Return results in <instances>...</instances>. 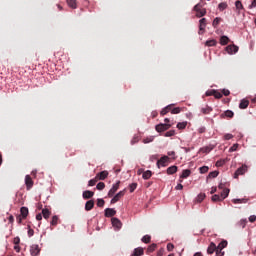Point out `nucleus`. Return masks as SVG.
Instances as JSON below:
<instances>
[{"label": "nucleus", "instance_id": "obj_1", "mask_svg": "<svg viewBox=\"0 0 256 256\" xmlns=\"http://www.w3.org/2000/svg\"><path fill=\"white\" fill-rule=\"evenodd\" d=\"M194 11H196V17H205V15L207 14V10L205 8H203V5H201V3H198L194 6Z\"/></svg>", "mask_w": 256, "mask_h": 256}, {"label": "nucleus", "instance_id": "obj_2", "mask_svg": "<svg viewBox=\"0 0 256 256\" xmlns=\"http://www.w3.org/2000/svg\"><path fill=\"white\" fill-rule=\"evenodd\" d=\"M248 168L247 165L243 164L240 168H238L234 173V179H239L240 175H245L247 173Z\"/></svg>", "mask_w": 256, "mask_h": 256}, {"label": "nucleus", "instance_id": "obj_3", "mask_svg": "<svg viewBox=\"0 0 256 256\" xmlns=\"http://www.w3.org/2000/svg\"><path fill=\"white\" fill-rule=\"evenodd\" d=\"M155 129L158 133H163V131L171 129V124H158L156 125Z\"/></svg>", "mask_w": 256, "mask_h": 256}, {"label": "nucleus", "instance_id": "obj_4", "mask_svg": "<svg viewBox=\"0 0 256 256\" xmlns=\"http://www.w3.org/2000/svg\"><path fill=\"white\" fill-rule=\"evenodd\" d=\"M119 185H121V181H118L116 184L112 186V188L108 192V197H113L117 191H119Z\"/></svg>", "mask_w": 256, "mask_h": 256}, {"label": "nucleus", "instance_id": "obj_5", "mask_svg": "<svg viewBox=\"0 0 256 256\" xmlns=\"http://www.w3.org/2000/svg\"><path fill=\"white\" fill-rule=\"evenodd\" d=\"M200 25H199V35H203V31H205V27H207V19L206 18H202L199 21Z\"/></svg>", "mask_w": 256, "mask_h": 256}, {"label": "nucleus", "instance_id": "obj_6", "mask_svg": "<svg viewBox=\"0 0 256 256\" xmlns=\"http://www.w3.org/2000/svg\"><path fill=\"white\" fill-rule=\"evenodd\" d=\"M169 161V156H163L157 161V167H167V162Z\"/></svg>", "mask_w": 256, "mask_h": 256}, {"label": "nucleus", "instance_id": "obj_7", "mask_svg": "<svg viewBox=\"0 0 256 256\" xmlns=\"http://www.w3.org/2000/svg\"><path fill=\"white\" fill-rule=\"evenodd\" d=\"M226 51L227 53H229V55H233V53H237L239 51V46L233 44V45H228L226 47Z\"/></svg>", "mask_w": 256, "mask_h": 256}, {"label": "nucleus", "instance_id": "obj_8", "mask_svg": "<svg viewBox=\"0 0 256 256\" xmlns=\"http://www.w3.org/2000/svg\"><path fill=\"white\" fill-rule=\"evenodd\" d=\"M107 177H109V172L107 170H104V171L96 174V178L98 179V181H105V179H107Z\"/></svg>", "mask_w": 256, "mask_h": 256}, {"label": "nucleus", "instance_id": "obj_9", "mask_svg": "<svg viewBox=\"0 0 256 256\" xmlns=\"http://www.w3.org/2000/svg\"><path fill=\"white\" fill-rule=\"evenodd\" d=\"M30 253L32 256H37L39 253H41V249L39 248V245L34 244L30 248Z\"/></svg>", "mask_w": 256, "mask_h": 256}, {"label": "nucleus", "instance_id": "obj_10", "mask_svg": "<svg viewBox=\"0 0 256 256\" xmlns=\"http://www.w3.org/2000/svg\"><path fill=\"white\" fill-rule=\"evenodd\" d=\"M125 196V190H122L120 192H118L112 199H111V203H117V201H119V199H121V197Z\"/></svg>", "mask_w": 256, "mask_h": 256}, {"label": "nucleus", "instance_id": "obj_11", "mask_svg": "<svg viewBox=\"0 0 256 256\" xmlns=\"http://www.w3.org/2000/svg\"><path fill=\"white\" fill-rule=\"evenodd\" d=\"M217 251V245L214 242H211L207 248L208 255H213Z\"/></svg>", "mask_w": 256, "mask_h": 256}, {"label": "nucleus", "instance_id": "obj_12", "mask_svg": "<svg viewBox=\"0 0 256 256\" xmlns=\"http://www.w3.org/2000/svg\"><path fill=\"white\" fill-rule=\"evenodd\" d=\"M145 255V250L142 247L135 248L131 256H142Z\"/></svg>", "mask_w": 256, "mask_h": 256}, {"label": "nucleus", "instance_id": "obj_13", "mask_svg": "<svg viewBox=\"0 0 256 256\" xmlns=\"http://www.w3.org/2000/svg\"><path fill=\"white\" fill-rule=\"evenodd\" d=\"M25 185H26L28 191H29V189H31V187H33V179L31 178L30 175H26Z\"/></svg>", "mask_w": 256, "mask_h": 256}, {"label": "nucleus", "instance_id": "obj_14", "mask_svg": "<svg viewBox=\"0 0 256 256\" xmlns=\"http://www.w3.org/2000/svg\"><path fill=\"white\" fill-rule=\"evenodd\" d=\"M117 215V211L113 208H106L105 209V217H115Z\"/></svg>", "mask_w": 256, "mask_h": 256}, {"label": "nucleus", "instance_id": "obj_15", "mask_svg": "<svg viewBox=\"0 0 256 256\" xmlns=\"http://www.w3.org/2000/svg\"><path fill=\"white\" fill-rule=\"evenodd\" d=\"M93 195H95V192H93L91 190H86L83 192L82 197H83V199H91L93 197Z\"/></svg>", "mask_w": 256, "mask_h": 256}, {"label": "nucleus", "instance_id": "obj_16", "mask_svg": "<svg viewBox=\"0 0 256 256\" xmlns=\"http://www.w3.org/2000/svg\"><path fill=\"white\" fill-rule=\"evenodd\" d=\"M27 215H29V208H27V207H21V209H20V216H21L23 219H27Z\"/></svg>", "mask_w": 256, "mask_h": 256}, {"label": "nucleus", "instance_id": "obj_17", "mask_svg": "<svg viewBox=\"0 0 256 256\" xmlns=\"http://www.w3.org/2000/svg\"><path fill=\"white\" fill-rule=\"evenodd\" d=\"M93 207H95V201L89 200L85 204V211H91V209H93Z\"/></svg>", "mask_w": 256, "mask_h": 256}, {"label": "nucleus", "instance_id": "obj_18", "mask_svg": "<svg viewBox=\"0 0 256 256\" xmlns=\"http://www.w3.org/2000/svg\"><path fill=\"white\" fill-rule=\"evenodd\" d=\"M249 107V100L242 99L239 104V109H247Z\"/></svg>", "mask_w": 256, "mask_h": 256}, {"label": "nucleus", "instance_id": "obj_19", "mask_svg": "<svg viewBox=\"0 0 256 256\" xmlns=\"http://www.w3.org/2000/svg\"><path fill=\"white\" fill-rule=\"evenodd\" d=\"M112 225L117 229H121V226H122L121 220H119L118 218H112Z\"/></svg>", "mask_w": 256, "mask_h": 256}, {"label": "nucleus", "instance_id": "obj_20", "mask_svg": "<svg viewBox=\"0 0 256 256\" xmlns=\"http://www.w3.org/2000/svg\"><path fill=\"white\" fill-rule=\"evenodd\" d=\"M66 3L70 9H77V0H66Z\"/></svg>", "mask_w": 256, "mask_h": 256}, {"label": "nucleus", "instance_id": "obj_21", "mask_svg": "<svg viewBox=\"0 0 256 256\" xmlns=\"http://www.w3.org/2000/svg\"><path fill=\"white\" fill-rule=\"evenodd\" d=\"M167 175H174V173H177V166H170L166 170Z\"/></svg>", "mask_w": 256, "mask_h": 256}, {"label": "nucleus", "instance_id": "obj_22", "mask_svg": "<svg viewBox=\"0 0 256 256\" xmlns=\"http://www.w3.org/2000/svg\"><path fill=\"white\" fill-rule=\"evenodd\" d=\"M211 111H213V108H211V106L208 105H206L204 108H201V113H203V115H209Z\"/></svg>", "mask_w": 256, "mask_h": 256}, {"label": "nucleus", "instance_id": "obj_23", "mask_svg": "<svg viewBox=\"0 0 256 256\" xmlns=\"http://www.w3.org/2000/svg\"><path fill=\"white\" fill-rule=\"evenodd\" d=\"M191 175V170L186 169L182 171V174L180 175V179H187Z\"/></svg>", "mask_w": 256, "mask_h": 256}, {"label": "nucleus", "instance_id": "obj_24", "mask_svg": "<svg viewBox=\"0 0 256 256\" xmlns=\"http://www.w3.org/2000/svg\"><path fill=\"white\" fill-rule=\"evenodd\" d=\"M152 176H153V172H151V170H147L142 174L143 179H146V180L151 179Z\"/></svg>", "mask_w": 256, "mask_h": 256}, {"label": "nucleus", "instance_id": "obj_25", "mask_svg": "<svg viewBox=\"0 0 256 256\" xmlns=\"http://www.w3.org/2000/svg\"><path fill=\"white\" fill-rule=\"evenodd\" d=\"M42 215L44 219H49V217H51V212L49 211V209L44 208L42 209Z\"/></svg>", "mask_w": 256, "mask_h": 256}, {"label": "nucleus", "instance_id": "obj_26", "mask_svg": "<svg viewBox=\"0 0 256 256\" xmlns=\"http://www.w3.org/2000/svg\"><path fill=\"white\" fill-rule=\"evenodd\" d=\"M249 200L246 199V198H242V199H233L232 200V203H234V205H237V204H241V203H247Z\"/></svg>", "mask_w": 256, "mask_h": 256}, {"label": "nucleus", "instance_id": "obj_27", "mask_svg": "<svg viewBox=\"0 0 256 256\" xmlns=\"http://www.w3.org/2000/svg\"><path fill=\"white\" fill-rule=\"evenodd\" d=\"M223 115H224L225 117H228L229 119H233L235 113H233V111H231V110H226V111L224 112V114H222V117H223Z\"/></svg>", "mask_w": 256, "mask_h": 256}, {"label": "nucleus", "instance_id": "obj_28", "mask_svg": "<svg viewBox=\"0 0 256 256\" xmlns=\"http://www.w3.org/2000/svg\"><path fill=\"white\" fill-rule=\"evenodd\" d=\"M205 45H206L207 47H215V45H217V40H215V39L207 40L206 43H205Z\"/></svg>", "mask_w": 256, "mask_h": 256}, {"label": "nucleus", "instance_id": "obj_29", "mask_svg": "<svg viewBox=\"0 0 256 256\" xmlns=\"http://www.w3.org/2000/svg\"><path fill=\"white\" fill-rule=\"evenodd\" d=\"M157 249V244H155V243H153V244H151L150 246H148V248H147V253H148V255L150 254V253H153V251H155Z\"/></svg>", "mask_w": 256, "mask_h": 256}, {"label": "nucleus", "instance_id": "obj_30", "mask_svg": "<svg viewBox=\"0 0 256 256\" xmlns=\"http://www.w3.org/2000/svg\"><path fill=\"white\" fill-rule=\"evenodd\" d=\"M97 181H99V179L97 178V176H95V178L89 180L88 186L89 187H95V185H97Z\"/></svg>", "mask_w": 256, "mask_h": 256}, {"label": "nucleus", "instance_id": "obj_31", "mask_svg": "<svg viewBox=\"0 0 256 256\" xmlns=\"http://www.w3.org/2000/svg\"><path fill=\"white\" fill-rule=\"evenodd\" d=\"M227 245H228L227 240H223V241H221V242L219 243V245L216 246V247H217L218 249H220V250H224L225 247H227Z\"/></svg>", "mask_w": 256, "mask_h": 256}, {"label": "nucleus", "instance_id": "obj_32", "mask_svg": "<svg viewBox=\"0 0 256 256\" xmlns=\"http://www.w3.org/2000/svg\"><path fill=\"white\" fill-rule=\"evenodd\" d=\"M205 197H206L205 193H200V194L197 196V198H196V202H197V203H202V202L205 200Z\"/></svg>", "mask_w": 256, "mask_h": 256}, {"label": "nucleus", "instance_id": "obj_33", "mask_svg": "<svg viewBox=\"0 0 256 256\" xmlns=\"http://www.w3.org/2000/svg\"><path fill=\"white\" fill-rule=\"evenodd\" d=\"M229 43V37L227 36H221L220 38V44L221 45H227Z\"/></svg>", "mask_w": 256, "mask_h": 256}, {"label": "nucleus", "instance_id": "obj_34", "mask_svg": "<svg viewBox=\"0 0 256 256\" xmlns=\"http://www.w3.org/2000/svg\"><path fill=\"white\" fill-rule=\"evenodd\" d=\"M229 189H224L222 192H221V199H222V201H223V199H227V197H229Z\"/></svg>", "mask_w": 256, "mask_h": 256}, {"label": "nucleus", "instance_id": "obj_35", "mask_svg": "<svg viewBox=\"0 0 256 256\" xmlns=\"http://www.w3.org/2000/svg\"><path fill=\"white\" fill-rule=\"evenodd\" d=\"M58 222H59V217H58V216H53V217H52V221L50 222V224H51L53 227H57Z\"/></svg>", "mask_w": 256, "mask_h": 256}, {"label": "nucleus", "instance_id": "obj_36", "mask_svg": "<svg viewBox=\"0 0 256 256\" xmlns=\"http://www.w3.org/2000/svg\"><path fill=\"white\" fill-rule=\"evenodd\" d=\"M219 23H221V18L216 17V18L214 19L213 23H212V26H213L214 28H217V27H219Z\"/></svg>", "mask_w": 256, "mask_h": 256}, {"label": "nucleus", "instance_id": "obj_37", "mask_svg": "<svg viewBox=\"0 0 256 256\" xmlns=\"http://www.w3.org/2000/svg\"><path fill=\"white\" fill-rule=\"evenodd\" d=\"M219 176V171H212L209 173L208 177L210 179H215V177H218Z\"/></svg>", "mask_w": 256, "mask_h": 256}, {"label": "nucleus", "instance_id": "obj_38", "mask_svg": "<svg viewBox=\"0 0 256 256\" xmlns=\"http://www.w3.org/2000/svg\"><path fill=\"white\" fill-rule=\"evenodd\" d=\"M235 7L238 11H241V9H243V3H241L240 0L235 2Z\"/></svg>", "mask_w": 256, "mask_h": 256}, {"label": "nucleus", "instance_id": "obj_39", "mask_svg": "<svg viewBox=\"0 0 256 256\" xmlns=\"http://www.w3.org/2000/svg\"><path fill=\"white\" fill-rule=\"evenodd\" d=\"M155 139V137L153 136H149L147 138L143 139V143L147 144V143H153V140Z\"/></svg>", "mask_w": 256, "mask_h": 256}, {"label": "nucleus", "instance_id": "obj_40", "mask_svg": "<svg viewBox=\"0 0 256 256\" xmlns=\"http://www.w3.org/2000/svg\"><path fill=\"white\" fill-rule=\"evenodd\" d=\"M225 163H227V160H225V159L218 160L216 162V167H223V165H225Z\"/></svg>", "mask_w": 256, "mask_h": 256}, {"label": "nucleus", "instance_id": "obj_41", "mask_svg": "<svg viewBox=\"0 0 256 256\" xmlns=\"http://www.w3.org/2000/svg\"><path fill=\"white\" fill-rule=\"evenodd\" d=\"M142 243H151V237L149 235L143 236Z\"/></svg>", "mask_w": 256, "mask_h": 256}, {"label": "nucleus", "instance_id": "obj_42", "mask_svg": "<svg viewBox=\"0 0 256 256\" xmlns=\"http://www.w3.org/2000/svg\"><path fill=\"white\" fill-rule=\"evenodd\" d=\"M136 143H139V135H134L131 140V145H135Z\"/></svg>", "mask_w": 256, "mask_h": 256}, {"label": "nucleus", "instance_id": "obj_43", "mask_svg": "<svg viewBox=\"0 0 256 256\" xmlns=\"http://www.w3.org/2000/svg\"><path fill=\"white\" fill-rule=\"evenodd\" d=\"M182 109L180 107H176L172 109V115H179L181 113Z\"/></svg>", "mask_w": 256, "mask_h": 256}, {"label": "nucleus", "instance_id": "obj_44", "mask_svg": "<svg viewBox=\"0 0 256 256\" xmlns=\"http://www.w3.org/2000/svg\"><path fill=\"white\" fill-rule=\"evenodd\" d=\"M218 9H220V11H225V9H227V3L222 2L218 5Z\"/></svg>", "mask_w": 256, "mask_h": 256}, {"label": "nucleus", "instance_id": "obj_45", "mask_svg": "<svg viewBox=\"0 0 256 256\" xmlns=\"http://www.w3.org/2000/svg\"><path fill=\"white\" fill-rule=\"evenodd\" d=\"M187 127V122H179L177 124V129H185Z\"/></svg>", "mask_w": 256, "mask_h": 256}, {"label": "nucleus", "instance_id": "obj_46", "mask_svg": "<svg viewBox=\"0 0 256 256\" xmlns=\"http://www.w3.org/2000/svg\"><path fill=\"white\" fill-rule=\"evenodd\" d=\"M96 189H98V191H103V189H105V184L103 182H99Z\"/></svg>", "mask_w": 256, "mask_h": 256}, {"label": "nucleus", "instance_id": "obj_47", "mask_svg": "<svg viewBox=\"0 0 256 256\" xmlns=\"http://www.w3.org/2000/svg\"><path fill=\"white\" fill-rule=\"evenodd\" d=\"M214 97L215 99H221V97H223V94L222 92H219V90H215Z\"/></svg>", "mask_w": 256, "mask_h": 256}, {"label": "nucleus", "instance_id": "obj_48", "mask_svg": "<svg viewBox=\"0 0 256 256\" xmlns=\"http://www.w3.org/2000/svg\"><path fill=\"white\" fill-rule=\"evenodd\" d=\"M212 201H214V202L223 201V199L221 198V196L215 194L212 196Z\"/></svg>", "mask_w": 256, "mask_h": 256}, {"label": "nucleus", "instance_id": "obj_49", "mask_svg": "<svg viewBox=\"0 0 256 256\" xmlns=\"http://www.w3.org/2000/svg\"><path fill=\"white\" fill-rule=\"evenodd\" d=\"M175 136V130H170L165 133L164 137H173Z\"/></svg>", "mask_w": 256, "mask_h": 256}, {"label": "nucleus", "instance_id": "obj_50", "mask_svg": "<svg viewBox=\"0 0 256 256\" xmlns=\"http://www.w3.org/2000/svg\"><path fill=\"white\" fill-rule=\"evenodd\" d=\"M212 149H213V148H209V146H206V147L200 149V151H201L202 153H210V152L212 151Z\"/></svg>", "mask_w": 256, "mask_h": 256}, {"label": "nucleus", "instance_id": "obj_51", "mask_svg": "<svg viewBox=\"0 0 256 256\" xmlns=\"http://www.w3.org/2000/svg\"><path fill=\"white\" fill-rule=\"evenodd\" d=\"M206 97H212V96H215V90H208L206 91L205 93Z\"/></svg>", "mask_w": 256, "mask_h": 256}, {"label": "nucleus", "instance_id": "obj_52", "mask_svg": "<svg viewBox=\"0 0 256 256\" xmlns=\"http://www.w3.org/2000/svg\"><path fill=\"white\" fill-rule=\"evenodd\" d=\"M104 205H105V200L101 198L97 200V207H104Z\"/></svg>", "mask_w": 256, "mask_h": 256}, {"label": "nucleus", "instance_id": "obj_53", "mask_svg": "<svg viewBox=\"0 0 256 256\" xmlns=\"http://www.w3.org/2000/svg\"><path fill=\"white\" fill-rule=\"evenodd\" d=\"M130 193H133L137 189V183H132L129 185Z\"/></svg>", "mask_w": 256, "mask_h": 256}, {"label": "nucleus", "instance_id": "obj_54", "mask_svg": "<svg viewBox=\"0 0 256 256\" xmlns=\"http://www.w3.org/2000/svg\"><path fill=\"white\" fill-rule=\"evenodd\" d=\"M35 235V231L31 228V226H28V237H33Z\"/></svg>", "mask_w": 256, "mask_h": 256}, {"label": "nucleus", "instance_id": "obj_55", "mask_svg": "<svg viewBox=\"0 0 256 256\" xmlns=\"http://www.w3.org/2000/svg\"><path fill=\"white\" fill-rule=\"evenodd\" d=\"M216 255L217 256H224L225 255V251L219 249V248H216Z\"/></svg>", "mask_w": 256, "mask_h": 256}, {"label": "nucleus", "instance_id": "obj_56", "mask_svg": "<svg viewBox=\"0 0 256 256\" xmlns=\"http://www.w3.org/2000/svg\"><path fill=\"white\" fill-rule=\"evenodd\" d=\"M207 171H209V167L207 166L200 167V173L204 174V173H207Z\"/></svg>", "mask_w": 256, "mask_h": 256}, {"label": "nucleus", "instance_id": "obj_57", "mask_svg": "<svg viewBox=\"0 0 256 256\" xmlns=\"http://www.w3.org/2000/svg\"><path fill=\"white\" fill-rule=\"evenodd\" d=\"M237 149H239V144H234L230 149V153H233V151H237Z\"/></svg>", "mask_w": 256, "mask_h": 256}, {"label": "nucleus", "instance_id": "obj_58", "mask_svg": "<svg viewBox=\"0 0 256 256\" xmlns=\"http://www.w3.org/2000/svg\"><path fill=\"white\" fill-rule=\"evenodd\" d=\"M222 95H224L225 97H229V95H231V92L227 89H223L221 91Z\"/></svg>", "mask_w": 256, "mask_h": 256}, {"label": "nucleus", "instance_id": "obj_59", "mask_svg": "<svg viewBox=\"0 0 256 256\" xmlns=\"http://www.w3.org/2000/svg\"><path fill=\"white\" fill-rule=\"evenodd\" d=\"M13 243L14 245H19V243H21V238H19V236L15 237Z\"/></svg>", "mask_w": 256, "mask_h": 256}, {"label": "nucleus", "instance_id": "obj_60", "mask_svg": "<svg viewBox=\"0 0 256 256\" xmlns=\"http://www.w3.org/2000/svg\"><path fill=\"white\" fill-rule=\"evenodd\" d=\"M173 249H175V245L168 243L167 244V251H173Z\"/></svg>", "mask_w": 256, "mask_h": 256}, {"label": "nucleus", "instance_id": "obj_61", "mask_svg": "<svg viewBox=\"0 0 256 256\" xmlns=\"http://www.w3.org/2000/svg\"><path fill=\"white\" fill-rule=\"evenodd\" d=\"M224 139H225L226 141H229L230 139H233V134H225V135H224Z\"/></svg>", "mask_w": 256, "mask_h": 256}, {"label": "nucleus", "instance_id": "obj_62", "mask_svg": "<svg viewBox=\"0 0 256 256\" xmlns=\"http://www.w3.org/2000/svg\"><path fill=\"white\" fill-rule=\"evenodd\" d=\"M175 106V104H170V105H168V106H166L165 108L168 110V113H169V111H173V107Z\"/></svg>", "mask_w": 256, "mask_h": 256}, {"label": "nucleus", "instance_id": "obj_63", "mask_svg": "<svg viewBox=\"0 0 256 256\" xmlns=\"http://www.w3.org/2000/svg\"><path fill=\"white\" fill-rule=\"evenodd\" d=\"M256 7V0H253L251 5L249 6V9H254Z\"/></svg>", "mask_w": 256, "mask_h": 256}, {"label": "nucleus", "instance_id": "obj_64", "mask_svg": "<svg viewBox=\"0 0 256 256\" xmlns=\"http://www.w3.org/2000/svg\"><path fill=\"white\" fill-rule=\"evenodd\" d=\"M163 253H165V249L161 248L158 253L157 256H163Z\"/></svg>", "mask_w": 256, "mask_h": 256}]
</instances>
